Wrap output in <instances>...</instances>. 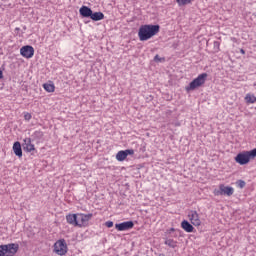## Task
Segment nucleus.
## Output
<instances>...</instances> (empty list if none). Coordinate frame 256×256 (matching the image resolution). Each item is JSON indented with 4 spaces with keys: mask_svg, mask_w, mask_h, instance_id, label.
<instances>
[{
    "mask_svg": "<svg viewBox=\"0 0 256 256\" xmlns=\"http://www.w3.org/2000/svg\"><path fill=\"white\" fill-rule=\"evenodd\" d=\"M161 26L153 24H145L140 26L138 31V37L140 41H149L152 37H155L159 33Z\"/></svg>",
    "mask_w": 256,
    "mask_h": 256,
    "instance_id": "nucleus-1",
    "label": "nucleus"
},
{
    "mask_svg": "<svg viewBox=\"0 0 256 256\" xmlns=\"http://www.w3.org/2000/svg\"><path fill=\"white\" fill-rule=\"evenodd\" d=\"M256 157V148L250 150V151H244L237 154L235 157L236 163H239V165H247L251 159H255Z\"/></svg>",
    "mask_w": 256,
    "mask_h": 256,
    "instance_id": "nucleus-2",
    "label": "nucleus"
},
{
    "mask_svg": "<svg viewBox=\"0 0 256 256\" xmlns=\"http://www.w3.org/2000/svg\"><path fill=\"white\" fill-rule=\"evenodd\" d=\"M19 251V244L9 243L0 245V256H15Z\"/></svg>",
    "mask_w": 256,
    "mask_h": 256,
    "instance_id": "nucleus-3",
    "label": "nucleus"
},
{
    "mask_svg": "<svg viewBox=\"0 0 256 256\" xmlns=\"http://www.w3.org/2000/svg\"><path fill=\"white\" fill-rule=\"evenodd\" d=\"M207 73H202L198 75L192 82H190L189 86L186 87V91H195L198 87L205 85V81H207Z\"/></svg>",
    "mask_w": 256,
    "mask_h": 256,
    "instance_id": "nucleus-4",
    "label": "nucleus"
},
{
    "mask_svg": "<svg viewBox=\"0 0 256 256\" xmlns=\"http://www.w3.org/2000/svg\"><path fill=\"white\" fill-rule=\"evenodd\" d=\"M54 252H56L57 255H65L67 253V243L65 242V239H61L56 241L54 244Z\"/></svg>",
    "mask_w": 256,
    "mask_h": 256,
    "instance_id": "nucleus-5",
    "label": "nucleus"
},
{
    "mask_svg": "<svg viewBox=\"0 0 256 256\" xmlns=\"http://www.w3.org/2000/svg\"><path fill=\"white\" fill-rule=\"evenodd\" d=\"M91 219H93V214H78V227H87Z\"/></svg>",
    "mask_w": 256,
    "mask_h": 256,
    "instance_id": "nucleus-6",
    "label": "nucleus"
},
{
    "mask_svg": "<svg viewBox=\"0 0 256 256\" xmlns=\"http://www.w3.org/2000/svg\"><path fill=\"white\" fill-rule=\"evenodd\" d=\"M20 54L22 55V57H25V59H31V57L35 55V48L29 45L23 46L20 49Z\"/></svg>",
    "mask_w": 256,
    "mask_h": 256,
    "instance_id": "nucleus-7",
    "label": "nucleus"
},
{
    "mask_svg": "<svg viewBox=\"0 0 256 256\" xmlns=\"http://www.w3.org/2000/svg\"><path fill=\"white\" fill-rule=\"evenodd\" d=\"M133 227H135V223H133V221L115 224V229H117V231H129V229H133Z\"/></svg>",
    "mask_w": 256,
    "mask_h": 256,
    "instance_id": "nucleus-8",
    "label": "nucleus"
},
{
    "mask_svg": "<svg viewBox=\"0 0 256 256\" xmlns=\"http://www.w3.org/2000/svg\"><path fill=\"white\" fill-rule=\"evenodd\" d=\"M188 217L192 223V225H194L195 227H199L201 225V219L199 218V214L197 213V211L192 210L189 212Z\"/></svg>",
    "mask_w": 256,
    "mask_h": 256,
    "instance_id": "nucleus-9",
    "label": "nucleus"
},
{
    "mask_svg": "<svg viewBox=\"0 0 256 256\" xmlns=\"http://www.w3.org/2000/svg\"><path fill=\"white\" fill-rule=\"evenodd\" d=\"M219 189L222 191V195H226L227 197H231L233 193H235V189L231 186H225V184H220Z\"/></svg>",
    "mask_w": 256,
    "mask_h": 256,
    "instance_id": "nucleus-10",
    "label": "nucleus"
},
{
    "mask_svg": "<svg viewBox=\"0 0 256 256\" xmlns=\"http://www.w3.org/2000/svg\"><path fill=\"white\" fill-rule=\"evenodd\" d=\"M79 13H80L81 17H84L86 19H91L93 10H91V8H89L88 6H82L79 9Z\"/></svg>",
    "mask_w": 256,
    "mask_h": 256,
    "instance_id": "nucleus-11",
    "label": "nucleus"
},
{
    "mask_svg": "<svg viewBox=\"0 0 256 256\" xmlns=\"http://www.w3.org/2000/svg\"><path fill=\"white\" fill-rule=\"evenodd\" d=\"M22 147L24 151H27V153H31V151H35V145L31 143V138H25Z\"/></svg>",
    "mask_w": 256,
    "mask_h": 256,
    "instance_id": "nucleus-12",
    "label": "nucleus"
},
{
    "mask_svg": "<svg viewBox=\"0 0 256 256\" xmlns=\"http://www.w3.org/2000/svg\"><path fill=\"white\" fill-rule=\"evenodd\" d=\"M66 221L69 223V225H73L74 227H78L79 221H78V214H68L66 216Z\"/></svg>",
    "mask_w": 256,
    "mask_h": 256,
    "instance_id": "nucleus-13",
    "label": "nucleus"
},
{
    "mask_svg": "<svg viewBox=\"0 0 256 256\" xmlns=\"http://www.w3.org/2000/svg\"><path fill=\"white\" fill-rule=\"evenodd\" d=\"M13 151L16 157H23V149L21 148V142L17 141L13 144Z\"/></svg>",
    "mask_w": 256,
    "mask_h": 256,
    "instance_id": "nucleus-14",
    "label": "nucleus"
},
{
    "mask_svg": "<svg viewBox=\"0 0 256 256\" xmlns=\"http://www.w3.org/2000/svg\"><path fill=\"white\" fill-rule=\"evenodd\" d=\"M181 227L186 231V233H193V231H195V227H193V225L187 220L182 221Z\"/></svg>",
    "mask_w": 256,
    "mask_h": 256,
    "instance_id": "nucleus-15",
    "label": "nucleus"
},
{
    "mask_svg": "<svg viewBox=\"0 0 256 256\" xmlns=\"http://www.w3.org/2000/svg\"><path fill=\"white\" fill-rule=\"evenodd\" d=\"M90 19H92V21H103L105 14H103V12H92Z\"/></svg>",
    "mask_w": 256,
    "mask_h": 256,
    "instance_id": "nucleus-16",
    "label": "nucleus"
},
{
    "mask_svg": "<svg viewBox=\"0 0 256 256\" xmlns=\"http://www.w3.org/2000/svg\"><path fill=\"white\" fill-rule=\"evenodd\" d=\"M117 161H125L127 159V153L125 150H121L116 154Z\"/></svg>",
    "mask_w": 256,
    "mask_h": 256,
    "instance_id": "nucleus-17",
    "label": "nucleus"
},
{
    "mask_svg": "<svg viewBox=\"0 0 256 256\" xmlns=\"http://www.w3.org/2000/svg\"><path fill=\"white\" fill-rule=\"evenodd\" d=\"M43 88L45 89V91H47V93H53L55 91L54 84L45 83L43 84Z\"/></svg>",
    "mask_w": 256,
    "mask_h": 256,
    "instance_id": "nucleus-18",
    "label": "nucleus"
},
{
    "mask_svg": "<svg viewBox=\"0 0 256 256\" xmlns=\"http://www.w3.org/2000/svg\"><path fill=\"white\" fill-rule=\"evenodd\" d=\"M245 101L246 103H251V104L256 103V97L253 94H247L245 96Z\"/></svg>",
    "mask_w": 256,
    "mask_h": 256,
    "instance_id": "nucleus-19",
    "label": "nucleus"
},
{
    "mask_svg": "<svg viewBox=\"0 0 256 256\" xmlns=\"http://www.w3.org/2000/svg\"><path fill=\"white\" fill-rule=\"evenodd\" d=\"M165 245H168V247H171L172 249H175V247H177V242L173 239H167L165 241Z\"/></svg>",
    "mask_w": 256,
    "mask_h": 256,
    "instance_id": "nucleus-20",
    "label": "nucleus"
},
{
    "mask_svg": "<svg viewBox=\"0 0 256 256\" xmlns=\"http://www.w3.org/2000/svg\"><path fill=\"white\" fill-rule=\"evenodd\" d=\"M178 5H188V3H191V0H176Z\"/></svg>",
    "mask_w": 256,
    "mask_h": 256,
    "instance_id": "nucleus-21",
    "label": "nucleus"
},
{
    "mask_svg": "<svg viewBox=\"0 0 256 256\" xmlns=\"http://www.w3.org/2000/svg\"><path fill=\"white\" fill-rule=\"evenodd\" d=\"M124 152L126 153V157L128 155H135V150L134 149H127V150H124Z\"/></svg>",
    "mask_w": 256,
    "mask_h": 256,
    "instance_id": "nucleus-22",
    "label": "nucleus"
},
{
    "mask_svg": "<svg viewBox=\"0 0 256 256\" xmlns=\"http://www.w3.org/2000/svg\"><path fill=\"white\" fill-rule=\"evenodd\" d=\"M237 185H238V187H239L240 189H243V188L245 187L246 183H245V181H243V180H239V181L237 182Z\"/></svg>",
    "mask_w": 256,
    "mask_h": 256,
    "instance_id": "nucleus-23",
    "label": "nucleus"
},
{
    "mask_svg": "<svg viewBox=\"0 0 256 256\" xmlns=\"http://www.w3.org/2000/svg\"><path fill=\"white\" fill-rule=\"evenodd\" d=\"M214 195L216 196L223 195L221 188H219V190H214Z\"/></svg>",
    "mask_w": 256,
    "mask_h": 256,
    "instance_id": "nucleus-24",
    "label": "nucleus"
},
{
    "mask_svg": "<svg viewBox=\"0 0 256 256\" xmlns=\"http://www.w3.org/2000/svg\"><path fill=\"white\" fill-rule=\"evenodd\" d=\"M105 225L108 227V229H111V227H113V221H107Z\"/></svg>",
    "mask_w": 256,
    "mask_h": 256,
    "instance_id": "nucleus-25",
    "label": "nucleus"
},
{
    "mask_svg": "<svg viewBox=\"0 0 256 256\" xmlns=\"http://www.w3.org/2000/svg\"><path fill=\"white\" fill-rule=\"evenodd\" d=\"M24 119H25L26 121H30L31 115H30L29 113H26V114L24 115Z\"/></svg>",
    "mask_w": 256,
    "mask_h": 256,
    "instance_id": "nucleus-26",
    "label": "nucleus"
},
{
    "mask_svg": "<svg viewBox=\"0 0 256 256\" xmlns=\"http://www.w3.org/2000/svg\"><path fill=\"white\" fill-rule=\"evenodd\" d=\"M0 79H3V71L0 70Z\"/></svg>",
    "mask_w": 256,
    "mask_h": 256,
    "instance_id": "nucleus-27",
    "label": "nucleus"
},
{
    "mask_svg": "<svg viewBox=\"0 0 256 256\" xmlns=\"http://www.w3.org/2000/svg\"><path fill=\"white\" fill-rule=\"evenodd\" d=\"M240 53H241L242 55H245V50L241 49V50H240Z\"/></svg>",
    "mask_w": 256,
    "mask_h": 256,
    "instance_id": "nucleus-28",
    "label": "nucleus"
},
{
    "mask_svg": "<svg viewBox=\"0 0 256 256\" xmlns=\"http://www.w3.org/2000/svg\"><path fill=\"white\" fill-rule=\"evenodd\" d=\"M214 45H219V42H214Z\"/></svg>",
    "mask_w": 256,
    "mask_h": 256,
    "instance_id": "nucleus-29",
    "label": "nucleus"
},
{
    "mask_svg": "<svg viewBox=\"0 0 256 256\" xmlns=\"http://www.w3.org/2000/svg\"><path fill=\"white\" fill-rule=\"evenodd\" d=\"M155 59H159V55H156V56H155Z\"/></svg>",
    "mask_w": 256,
    "mask_h": 256,
    "instance_id": "nucleus-30",
    "label": "nucleus"
},
{
    "mask_svg": "<svg viewBox=\"0 0 256 256\" xmlns=\"http://www.w3.org/2000/svg\"><path fill=\"white\" fill-rule=\"evenodd\" d=\"M155 59H159V55H156V56H155Z\"/></svg>",
    "mask_w": 256,
    "mask_h": 256,
    "instance_id": "nucleus-31",
    "label": "nucleus"
},
{
    "mask_svg": "<svg viewBox=\"0 0 256 256\" xmlns=\"http://www.w3.org/2000/svg\"><path fill=\"white\" fill-rule=\"evenodd\" d=\"M170 231H175V228H171Z\"/></svg>",
    "mask_w": 256,
    "mask_h": 256,
    "instance_id": "nucleus-32",
    "label": "nucleus"
}]
</instances>
